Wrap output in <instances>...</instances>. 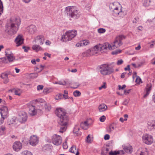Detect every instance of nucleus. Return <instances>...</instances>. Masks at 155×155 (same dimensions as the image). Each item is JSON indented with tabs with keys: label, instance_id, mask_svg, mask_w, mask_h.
I'll return each mask as SVG.
<instances>
[{
	"label": "nucleus",
	"instance_id": "obj_1",
	"mask_svg": "<svg viewBox=\"0 0 155 155\" xmlns=\"http://www.w3.org/2000/svg\"><path fill=\"white\" fill-rule=\"evenodd\" d=\"M55 114L59 118L58 123L60 125L59 132L63 133L67 129L68 117L65 110L61 108L57 109Z\"/></svg>",
	"mask_w": 155,
	"mask_h": 155
},
{
	"label": "nucleus",
	"instance_id": "obj_2",
	"mask_svg": "<svg viewBox=\"0 0 155 155\" xmlns=\"http://www.w3.org/2000/svg\"><path fill=\"white\" fill-rule=\"evenodd\" d=\"M20 22L19 19L11 18L10 21L5 26V31L6 33L10 35L15 34L20 25Z\"/></svg>",
	"mask_w": 155,
	"mask_h": 155
},
{
	"label": "nucleus",
	"instance_id": "obj_3",
	"mask_svg": "<svg viewBox=\"0 0 155 155\" xmlns=\"http://www.w3.org/2000/svg\"><path fill=\"white\" fill-rule=\"evenodd\" d=\"M65 12L68 17H71L75 19L78 18L80 16L79 12L74 6L66 7Z\"/></svg>",
	"mask_w": 155,
	"mask_h": 155
},
{
	"label": "nucleus",
	"instance_id": "obj_4",
	"mask_svg": "<svg viewBox=\"0 0 155 155\" xmlns=\"http://www.w3.org/2000/svg\"><path fill=\"white\" fill-rule=\"evenodd\" d=\"M109 46L107 43H104L103 44H99L96 45L93 48H91L89 50L91 51L90 52L91 56L97 54L98 51H107V48Z\"/></svg>",
	"mask_w": 155,
	"mask_h": 155
},
{
	"label": "nucleus",
	"instance_id": "obj_5",
	"mask_svg": "<svg viewBox=\"0 0 155 155\" xmlns=\"http://www.w3.org/2000/svg\"><path fill=\"white\" fill-rule=\"evenodd\" d=\"M125 36L123 35H120L117 36L114 42V44H112V45L107 44L109 45V46L107 48V50H112L122 45V40L125 39Z\"/></svg>",
	"mask_w": 155,
	"mask_h": 155
},
{
	"label": "nucleus",
	"instance_id": "obj_6",
	"mask_svg": "<svg viewBox=\"0 0 155 155\" xmlns=\"http://www.w3.org/2000/svg\"><path fill=\"white\" fill-rule=\"evenodd\" d=\"M100 71L101 74L103 75H109L114 71V69L109 67V65L104 64L100 66Z\"/></svg>",
	"mask_w": 155,
	"mask_h": 155
},
{
	"label": "nucleus",
	"instance_id": "obj_7",
	"mask_svg": "<svg viewBox=\"0 0 155 155\" xmlns=\"http://www.w3.org/2000/svg\"><path fill=\"white\" fill-rule=\"evenodd\" d=\"M142 140L144 143L148 145L152 144L153 140V137L148 134H145L143 135Z\"/></svg>",
	"mask_w": 155,
	"mask_h": 155
},
{
	"label": "nucleus",
	"instance_id": "obj_8",
	"mask_svg": "<svg viewBox=\"0 0 155 155\" xmlns=\"http://www.w3.org/2000/svg\"><path fill=\"white\" fill-rule=\"evenodd\" d=\"M0 112L2 116L1 120L2 123L3 122L5 118H6L8 115V111L7 107L4 106L0 109Z\"/></svg>",
	"mask_w": 155,
	"mask_h": 155
},
{
	"label": "nucleus",
	"instance_id": "obj_9",
	"mask_svg": "<svg viewBox=\"0 0 155 155\" xmlns=\"http://www.w3.org/2000/svg\"><path fill=\"white\" fill-rule=\"evenodd\" d=\"M52 141L54 145H59L62 143L61 137L59 135L54 134L52 137Z\"/></svg>",
	"mask_w": 155,
	"mask_h": 155
},
{
	"label": "nucleus",
	"instance_id": "obj_10",
	"mask_svg": "<svg viewBox=\"0 0 155 155\" xmlns=\"http://www.w3.org/2000/svg\"><path fill=\"white\" fill-rule=\"evenodd\" d=\"M5 53V56L9 62H12L15 59V57L14 56L13 54L10 51L9 49H7Z\"/></svg>",
	"mask_w": 155,
	"mask_h": 155
},
{
	"label": "nucleus",
	"instance_id": "obj_11",
	"mask_svg": "<svg viewBox=\"0 0 155 155\" xmlns=\"http://www.w3.org/2000/svg\"><path fill=\"white\" fill-rule=\"evenodd\" d=\"M19 120L22 123L25 122L27 120V117L26 114L24 112H21L19 114Z\"/></svg>",
	"mask_w": 155,
	"mask_h": 155
},
{
	"label": "nucleus",
	"instance_id": "obj_12",
	"mask_svg": "<svg viewBox=\"0 0 155 155\" xmlns=\"http://www.w3.org/2000/svg\"><path fill=\"white\" fill-rule=\"evenodd\" d=\"M22 143L19 141H16L13 144V148L16 151H19L22 148Z\"/></svg>",
	"mask_w": 155,
	"mask_h": 155
},
{
	"label": "nucleus",
	"instance_id": "obj_13",
	"mask_svg": "<svg viewBox=\"0 0 155 155\" xmlns=\"http://www.w3.org/2000/svg\"><path fill=\"white\" fill-rule=\"evenodd\" d=\"M24 39L21 35H18L15 39V42L17 46H18L22 44L24 41Z\"/></svg>",
	"mask_w": 155,
	"mask_h": 155
},
{
	"label": "nucleus",
	"instance_id": "obj_14",
	"mask_svg": "<svg viewBox=\"0 0 155 155\" xmlns=\"http://www.w3.org/2000/svg\"><path fill=\"white\" fill-rule=\"evenodd\" d=\"M37 28L36 26L33 25H31L27 28L26 31L28 33L33 34L36 31Z\"/></svg>",
	"mask_w": 155,
	"mask_h": 155
},
{
	"label": "nucleus",
	"instance_id": "obj_15",
	"mask_svg": "<svg viewBox=\"0 0 155 155\" xmlns=\"http://www.w3.org/2000/svg\"><path fill=\"white\" fill-rule=\"evenodd\" d=\"M38 139L37 137L33 135L30 138V143L33 146H35L38 144Z\"/></svg>",
	"mask_w": 155,
	"mask_h": 155
},
{
	"label": "nucleus",
	"instance_id": "obj_16",
	"mask_svg": "<svg viewBox=\"0 0 155 155\" xmlns=\"http://www.w3.org/2000/svg\"><path fill=\"white\" fill-rule=\"evenodd\" d=\"M66 32L68 36L71 40L74 38L77 34V31L75 30H69Z\"/></svg>",
	"mask_w": 155,
	"mask_h": 155
},
{
	"label": "nucleus",
	"instance_id": "obj_17",
	"mask_svg": "<svg viewBox=\"0 0 155 155\" xmlns=\"http://www.w3.org/2000/svg\"><path fill=\"white\" fill-rule=\"evenodd\" d=\"M152 84L150 83L147 84L146 87V94L143 95V97L145 98L149 94L151 90Z\"/></svg>",
	"mask_w": 155,
	"mask_h": 155
},
{
	"label": "nucleus",
	"instance_id": "obj_18",
	"mask_svg": "<svg viewBox=\"0 0 155 155\" xmlns=\"http://www.w3.org/2000/svg\"><path fill=\"white\" fill-rule=\"evenodd\" d=\"M148 128L150 130L155 129V121L151 120L148 122Z\"/></svg>",
	"mask_w": 155,
	"mask_h": 155
},
{
	"label": "nucleus",
	"instance_id": "obj_19",
	"mask_svg": "<svg viewBox=\"0 0 155 155\" xmlns=\"http://www.w3.org/2000/svg\"><path fill=\"white\" fill-rule=\"evenodd\" d=\"M29 113L32 116H34L36 114V112L35 106L31 105L30 106L29 109Z\"/></svg>",
	"mask_w": 155,
	"mask_h": 155
},
{
	"label": "nucleus",
	"instance_id": "obj_20",
	"mask_svg": "<svg viewBox=\"0 0 155 155\" xmlns=\"http://www.w3.org/2000/svg\"><path fill=\"white\" fill-rule=\"evenodd\" d=\"M123 148L125 151L127 153H131L132 151V147L130 145L123 146Z\"/></svg>",
	"mask_w": 155,
	"mask_h": 155
},
{
	"label": "nucleus",
	"instance_id": "obj_21",
	"mask_svg": "<svg viewBox=\"0 0 155 155\" xmlns=\"http://www.w3.org/2000/svg\"><path fill=\"white\" fill-rule=\"evenodd\" d=\"M90 121H91L92 122L93 120L91 118H89L84 122L81 123L80 124V126H81L82 127L83 125H85V126L88 127V125L91 124V123H90Z\"/></svg>",
	"mask_w": 155,
	"mask_h": 155
},
{
	"label": "nucleus",
	"instance_id": "obj_22",
	"mask_svg": "<svg viewBox=\"0 0 155 155\" xmlns=\"http://www.w3.org/2000/svg\"><path fill=\"white\" fill-rule=\"evenodd\" d=\"M88 43V42L87 41L85 40H83L79 42V43H77L76 46L77 47L83 46L84 45H87Z\"/></svg>",
	"mask_w": 155,
	"mask_h": 155
},
{
	"label": "nucleus",
	"instance_id": "obj_23",
	"mask_svg": "<svg viewBox=\"0 0 155 155\" xmlns=\"http://www.w3.org/2000/svg\"><path fill=\"white\" fill-rule=\"evenodd\" d=\"M114 127L115 125L114 123L110 124L107 128V131L109 133H112L114 130Z\"/></svg>",
	"mask_w": 155,
	"mask_h": 155
},
{
	"label": "nucleus",
	"instance_id": "obj_24",
	"mask_svg": "<svg viewBox=\"0 0 155 155\" xmlns=\"http://www.w3.org/2000/svg\"><path fill=\"white\" fill-rule=\"evenodd\" d=\"M61 40L63 41H67L71 40L70 39L69 37L68 36L67 32H66L64 35L62 36Z\"/></svg>",
	"mask_w": 155,
	"mask_h": 155
},
{
	"label": "nucleus",
	"instance_id": "obj_25",
	"mask_svg": "<svg viewBox=\"0 0 155 155\" xmlns=\"http://www.w3.org/2000/svg\"><path fill=\"white\" fill-rule=\"evenodd\" d=\"M8 74L7 73H2L1 75V77L3 79H5L4 83L5 84L8 82L9 80L8 77Z\"/></svg>",
	"mask_w": 155,
	"mask_h": 155
},
{
	"label": "nucleus",
	"instance_id": "obj_26",
	"mask_svg": "<svg viewBox=\"0 0 155 155\" xmlns=\"http://www.w3.org/2000/svg\"><path fill=\"white\" fill-rule=\"evenodd\" d=\"M107 108V106L104 104H101L99 107V109L100 112L104 111Z\"/></svg>",
	"mask_w": 155,
	"mask_h": 155
},
{
	"label": "nucleus",
	"instance_id": "obj_27",
	"mask_svg": "<svg viewBox=\"0 0 155 155\" xmlns=\"http://www.w3.org/2000/svg\"><path fill=\"white\" fill-rule=\"evenodd\" d=\"M120 153L123 154L124 153V151L123 150L120 151H111L109 152V155H117V154H120Z\"/></svg>",
	"mask_w": 155,
	"mask_h": 155
},
{
	"label": "nucleus",
	"instance_id": "obj_28",
	"mask_svg": "<svg viewBox=\"0 0 155 155\" xmlns=\"http://www.w3.org/2000/svg\"><path fill=\"white\" fill-rule=\"evenodd\" d=\"M36 40H38L40 42V45H42L44 42V37L42 35H39L37 37Z\"/></svg>",
	"mask_w": 155,
	"mask_h": 155
},
{
	"label": "nucleus",
	"instance_id": "obj_29",
	"mask_svg": "<svg viewBox=\"0 0 155 155\" xmlns=\"http://www.w3.org/2000/svg\"><path fill=\"white\" fill-rule=\"evenodd\" d=\"M90 51H89V49L87 50L86 51L83 52L82 54V56L83 57H88L89 56H91L90 53Z\"/></svg>",
	"mask_w": 155,
	"mask_h": 155
},
{
	"label": "nucleus",
	"instance_id": "obj_30",
	"mask_svg": "<svg viewBox=\"0 0 155 155\" xmlns=\"http://www.w3.org/2000/svg\"><path fill=\"white\" fill-rule=\"evenodd\" d=\"M51 147L49 144H46L43 147V151L45 152L46 150H49L51 149Z\"/></svg>",
	"mask_w": 155,
	"mask_h": 155
},
{
	"label": "nucleus",
	"instance_id": "obj_31",
	"mask_svg": "<svg viewBox=\"0 0 155 155\" xmlns=\"http://www.w3.org/2000/svg\"><path fill=\"white\" fill-rule=\"evenodd\" d=\"M148 153L147 149H145L144 150L141 151L139 153H137V155H148Z\"/></svg>",
	"mask_w": 155,
	"mask_h": 155
},
{
	"label": "nucleus",
	"instance_id": "obj_32",
	"mask_svg": "<svg viewBox=\"0 0 155 155\" xmlns=\"http://www.w3.org/2000/svg\"><path fill=\"white\" fill-rule=\"evenodd\" d=\"M115 9H113L112 10L114 13L116 15H120L122 13V12L121 11L120 12L119 11L118 8L116 6L114 8Z\"/></svg>",
	"mask_w": 155,
	"mask_h": 155
},
{
	"label": "nucleus",
	"instance_id": "obj_33",
	"mask_svg": "<svg viewBox=\"0 0 155 155\" xmlns=\"http://www.w3.org/2000/svg\"><path fill=\"white\" fill-rule=\"evenodd\" d=\"M32 49L34 50H36V51L42 50V48L39 45H35L33 46Z\"/></svg>",
	"mask_w": 155,
	"mask_h": 155
},
{
	"label": "nucleus",
	"instance_id": "obj_34",
	"mask_svg": "<svg viewBox=\"0 0 155 155\" xmlns=\"http://www.w3.org/2000/svg\"><path fill=\"white\" fill-rule=\"evenodd\" d=\"M118 3L117 2H114L111 3L109 5V8L110 10H113V9H115L114 8L116 6L117 4Z\"/></svg>",
	"mask_w": 155,
	"mask_h": 155
},
{
	"label": "nucleus",
	"instance_id": "obj_35",
	"mask_svg": "<svg viewBox=\"0 0 155 155\" xmlns=\"http://www.w3.org/2000/svg\"><path fill=\"white\" fill-rule=\"evenodd\" d=\"M79 129L78 126H76L73 130V132L76 134L77 135H79L81 134V133L79 132Z\"/></svg>",
	"mask_w": 155,
	"mask_h": 155
},
{
	"label": "nucleus",
	"instance_id": "obj_36",
	"mask_svg": "<svg viewBox=\"0 0 155 155\" xmlns=\"http://www.w3.org/2000/svg\"><path fill=\"white\" fill-rule=\"evenodd\" d=\"M77 151L75 145H73L69 150V151L71 153H75Z\"/></svg>",
	"mask_w": 155,
	"mask_h": 155
},
{
	"label": "nucleus",
	"instance_id": "obj_37",
	"mask_svg": "<svg viewBox=\"0 0 155 155\" xmlns=\"http://www.w3.org/2000/svg\"><path fill=\"white\" fill-rule=\"evenodd\" d=\"M3 6L1 0H0V16L3 12Z\"/></svg>",
	"mask_w": 155,
	"mask_h": 155
},
{
	"label": "nucleus",
	"instance_id": "obj_38",
	"mask_svg": "<svg viewBox=\"0 0 155 155\" xmlns=\"http://www.w3.org/2000/svg\"><path fill=\"white\" fill-rule=\"evenodd\" d=\"M44 107L45 110L48 111H49L51 108V106L49 104H47L45 103V104Z\"/></svg>",
	"mask_w": 155,
	"mask_h": 155
},
{
	"label": "nucleus",
	"instance_id": "obj_39",
	"mask_svg": "<svg viewBox=\"0 0 155 155\" xmlns=\"http://www.w3.org/2000/svg\"><path fill=\"white\" fill-rule=\"evenodd\" d=\"M21 155H33V154L28 151L25 150L21 153Z\"/></svg>",
	"mask_w": 155,
	"mask_h": 155
},
{
	"label": "nucleus",
	"instance_id": "obj_40",
	"mask_svg": "<svg viewBox=\"0 0 155 155\" xmlns=\"http://www.w3.org/2000/svg\"><path fill=\"white\" fill-rule=\"evenodd\" d=\"M150 0H144L143 5L145 6H149L150 3Z\"/></svg>",
	"mask_w": 155,
	"mask_h": 155
},
{
	"label": "nucleus",
	"instance_id": "obj_41",
	"mask_svg": "<svg viewBox=\"0 0 155 155\" xmlns=\"http://www.w3.org/2000/svg\"><path fill=\"white\" fill-rule=\"evenodd\" d=\"M73 94L75 97H78L81 95V93L78 91H75L73 92Z\"/></svg>",
	"mask_w": 155,
	"mask_h": 155
},
{
	"label": "nucleus",
	"instance_id": "obj_42",
	"mask_svg": "<svg viewBox=\"0 0 155 155\" xmlns=\"http://www.w3.org/2000/svg\"><path fill=\"white\" fill-rule=\"evenodd\" d=\"M30 77L32 78H37L38 75V74L37 73H32L30 74Z\"/></svg>",
	"mask_w": 155,
	"mask_h": 155
},
{
	"label": "nucleus",
	"instance_id": "obj_43",
	"mask_svg": "<svg viewBox=\"0 0 155 155\" xmlns=\"http://www.w3.org/2000/svg\"><path fill=\"white\" fill-rule=\"evenodd\" d=\"M73 84L74 87H71L74 89L77 88L80 85V84L78 82L74 83Z\"/></svg>",
	"mask_w": 155,
	"mask_h": 155
},
{
	"label": "nucleus",
	"instance_id": "obj_44",
	"mask_svg": "<svg viewBox=\"0 0 155 155\" xmlns=\"http://www.w3.org/2000/svg\"><path fill=\"white\" fill-rule=\"evenodd\" d=\"M106 31V30L103 28H100L97 30V31L99 33H103Z\"/></svg>",
	"mask_w": 155,
	"mask_h": 155
},
{
	"label": "nucleus",
	"instance_id": "obj_45",
	"mask_svg": "<svg viewBox=\"0 0 155 155\" xmlns=\"http://www.w3.org/2000/svg\"><path fill=\"white\" fill-rule=\"evenodd\" d=\"M63 95L61 94H59L56 95L55 99L56 100H58L60 99L62 97Z\"/></svg>",
	"mask_w": 155,
	"mask_h": 155
},
{
	"label": "nucleus",
	"instance_id": "obj_46",
	"mask_svg": "<svg viewBox=\"0 0 155 155\" xmlns=\"http://www.w3.org/2000/svg\"><path fill=\"white\" fill-rule=\"evenodd\" d=\"M121 51L120 50H117L112 52V54L113 55L117 54L118 53H120Z\"/></svg>",
	"mask_w": 155,
	"mask_h": 155
},
{
	"label": "nucleus",
	"instance_id": "obj_47",
	"mask_svg": "<svg viewBox=\"0 0 155 155\" xmlns=\"http://www.w3.org/2000/svg\"><path fill=\"white\" fill-rule=\"evenodd\" d=\"M0 60H1V61L4 63H8V60H7V59L5 58H0Z\"/></svg>",
	"mask_w": 155,
	"mask_h": 155
},
{
	"label": "nucleus",
	"instance_id": "obj_48",
	"mask_svg": "<svg viewBox=\"0 0 155 155\" xmlns=\"http://www.w3.org/2000/svg\"><path fill=\"white\" fill-rule=\"evenodd\" d=\"M15 93L16 95H20L21 94L20 90V89L15 90Z\"/></svg>",
	"mask_w": 155,
	"mask_h": 155
},
{
	"label": "nucleus",
	"instance_id": "obj_49",
	"mask_svg": "<svg viewBox=\"0 0 155 155\" xmlns=\"http://www.w3.org/2000/svg\"><path fill=\"white\" fill-rule=\"evenodd\" d=\"M105 116L104 115H103L100 118V120L101 122H104L105 121Z\"/></svg>",
	"mask_w": 155,
	"mask_h": 155
},
{
	"label": "nucleus",
	"instance_id": "obj_50",
	"mask_svg": "<svg viewBox=\"0 0 155 155\" xmlns=\"http://www.w3.org/2000/svg\"><path fill=\"white\" fill-rule=\"evenodd\" d=\"M139 21V18L138 17H135L134 18L133 23L136 24Z\"/></svg>",
	"mask_w": 155,
	"mask_h": 155
},
{
	"label": "nucleus",
	"instance_id": "obj_51",
	"mask_svg": "<svg viewBox=\"0 0 155 155\" xmlns=\"http://www.w3.org/2000/svg\"><path fill=\"white\" fill-rule=\"evenodd\" d=\"M50 92L48 88H45L43 91V93L45 94H47Z\"/></svg>",
	"mask_w": 155,
	"mask_h": 155
},
{
	"label": "nucleus",
	"instance_id": "obj_52",
	"mask_svg": "<svg viewBox=\"0 0 155 155\" xmlns=\"http://www.w3.org/2000/svg\"><path fill=\"white\" fill-rule=\"evenodd\" d=\"M58 84L63 85H67V82L65 81H64V82L59 81H58Z\"/></svg>",
	"mask_w": 155,
	"mask_h": 155
},
{
	"label": "nucleus",
	"instance_id": "obj_53",
	"mask_svg": "<svg viewBox=\"0 0 155 155\" xmlns=\"http://www.w3.org/2000/svg\"><path fill=\"white\" fill-rule=\"evenodd\" d=\"M22 48L24 49V51L26 52H27L30 49L29 47H26L25 46H23Z\"/></svg>",
	"mask_w": 155,
	"mask_h": 155
},
{
	"label": "nucleus",
	"instance_id": "obj_54",
	"mask_svg": "<svg viewBox=\"0 0 155 155\" xmlns=\"http://www.w3.org/2000/svg\"><path fill=\"white\" fill-rule=\"evenodd\" d=\"M87 142L88 143H91V137L89 135H88L86 139Z\"/></svg>",
	"mask_w": 155,
	"mask_h": 155
},
{
	"label": "nucleus",
	"instance_id": "obj_55",
	"mask_svg": "<svg viewBox=\"0 0 155 155\" xmlns=\"http://www.w3.org/2000/svg\"><path fill=\"white\" fill-rule=\"evenodd\" d=\"M43 88V86L42 85H38L37 87V90H42Z\"/></svg>",
	"mask_w": 155,
	"mask_h": 155
},
{
	"label": "nucleus",
	"instance_id": "obj_56",
	"mask_svg": "<svg viewBox=\"0 0 155 155\" xmlns=\"http://www.w3.org/2000/svg\"><path fill=\"white\" fill-rule=\"evenodd\" d=\"M104 140H109L110 138L109 135L108 134H106L104 136Z\"/></svg>",
	"mask_w": 155,
	"mask_h": 155
},
{
	"label": "nucleus",
	"instance_id": "obj_57",
	"mask_svg": "<svg viewBox=\"0 0 155 155\" xmlns=\"http://www.w3.org/2000/svg\"><path fill=\"white\" fill-rule=\"evenodd\" d=\"M123 61L121 59L120 60H118L117 62V64L118 65H120L123 63Z\"/></svg>",
	"mask_w": 155,
	"mask_h": 155
},
{
	"label": "nucleus",
	"instance_id": "obj_58",
	"mask_svg": "<svg viewBox=\"0 0 155 155\" xmlns=\"http://www.w3.org/2000/svg\"><path fill=\"white\" fill-rule=\"evenodd\" d=\"M141 81V79L140 78L139 76H137L136 81L137 83H140Z\"/></svg>",
	"mask_w": 155,
	"mask_h": 155
},
{
	"label": "nucleus",
	"instance_id": "obj_59",
	"mask_svg": "<svg viewBox=\"0 0 155 155\" xmlns=\"http://www.w3.org/2000/svg\"><path fill=\"white\" fill-rule=\"evenodd\" d=\"M106 88V86L104 84L101 86L100 87H99V89L100 90H101L102 88Z\"/></svg>",
	"mask_w": 155,
	"mask_h": 155
},
{
	"label": "nucleus",
	"instance_id": "obj_60",
	"mask_svg": "<svg viewBox=\"0 0 155 155\" xmlns=\"http://www.w3.org/2000/svg\"><path fill=\"white\" fill-rule=\"evenodd\" d=\"M128 101L127 100H126L123 103V104L124 105H127L128 103Z\"/></svg>",
	"mask_w": 155,
	"mask_h": 155
},
{
	"label": "nucleus",
	"instance_id": "obj_61",
	"mask_svg": "<svg viewBox=\"0 0 155 155\" xmlns=\"http://www.w3.org/2000/svg\"><path fill=\"white\" fill-rule=\"evenodd\" d=\"M63 96L64 98H65V99H69V98H70V97H68V94H64L63 95Z\"/></svg>",
	"mask_w": 155,
	"mask_h": 155
},
{
	"label": "nucleus",
	"instance_id": "obj_62",
	"mask_svg": "<svg viewBox=\"0 0 155 155\" xmlns=\"http://www.w3.org/2000/svg\"><path fill=\"white\" fill-rule=\"evenodd\" d=\"M127 119H124L122 117H121L120 119V121L122 122H123L124 121H126L127 120Z\"/></svg>",
	"mask_w": 155,
	"mask_h": 155
},
{
	"label": "nucleus",
	"instance_id": "obj_63",
	"mask_svg": "<svg viewBox=\"0 0 155 155\" xmlns=\"http://www.w3.org/2000/svg\"><path fill=\"white\" fill-rule=\"evenodd\" d=\"M124 70L125 71L130 70V65H127V67L124 68Z\"/></svg>",
	"mask_w": 155,
	"mask_h": 155
},
{
	"label": "nucleus",
	"instance_id": "obj_64",
	"mask_svg": "<svg viewBox=\"0 0 155 155\" xmlns=\"http://www.w3.org/2000/svg\"><path fill=\"white\" fill-rule=\"evenodd\" d=\"M152 100L155 103V92L154 93L152 96Z\"/></svg>",
	"mask_w": 155,
	"mask_h": 155
}]
</instances>
